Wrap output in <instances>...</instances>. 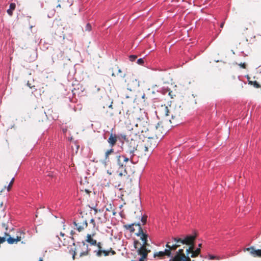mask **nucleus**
<instances>
[{"mask_svg":"<svg viewBox=\"0 0 261 261\" xmlns=\"http://www.w3.org/2000/svg\"><path fill=\"white\" fill-rule=\"evenodd\" d=\"M141 112L140 111L130 109L126 113L125 124L127 125L130 130L134 132L135 135L147 134L154 132L153 128H148L147 122L143 118L140 116Z\"/></svg>","mask_w":261,"mask_h":261,"instance_id":"obj_1","label":"nucleus"},{"mask_svg":"<svg viewBox=\"0 0 261 261\" xmlns=\"http://www.w3.org/2000/svg\"><path fill=\"white\" fill-rule=\"evenodd\" d=\"M154 132L151 134H143L144 137L147 138L146 141H144L149 152H151L153 149L157 146L158 139L163 136L162 133H160V126H156L155 129L153 130Z\"/></svg>","mask_w":261,"mask_h":261,"instance_id":"obj_2","label":"nucleus"},{"mask_svg":"<svg viewBox=\"0 0 261 261\" xmlns=\"http://www.w3.org/2000/svg\"><path fill=\"white\" fill-rule=\"evenodd\" d=\"M73 245L75 246L72 255L73 259L75 258V255L78 253L80 257L89 254L90 249L88 248V246L86 245L84 242L83 241L81 243L78 242L76 245L74 243H73Z\"/></svg>","mask_w":261,"mask_h":261,"instance_id":"obj_3","label":"nucleus"},{"mask_svg":"<svg viewBox=\"0 0 261 261\" xmlns=\"http://www.w3.org/2000/svg\"><path fill=\"white\" fill-rule=\"evenodd\" d=\"M140 139L135 135L134 137L127 140L128 152L133 156L140 142Z\"/></svg>","mask_w":261,"mask_h":261,"instance_id":"obj_4","label":"nucleus"},{"mask_svg":"<svg viewBox=\"0 0 261 261\" xmlns=\"http://www.w3.org/2000/svg\"><path fill=\"white\" fill-rule=\"evenodd\" d=\"M165 115L166 116H169V113H171L172 118L173 120L176 119L179 120L181 119V118L184 116V112L182 109L179 106L177 107H175L171 112H170L168 109L167 107H165L164 108Z\"/></svg>","mask_w":261,"mask_h":261,"instance_id":"obj_5","label":"nucleus"},{"mask_svg":"<svg viewBox=\"0 0 261 261\" xmlns=\"http://www.w3.org/2000/svg\"><path fill=\"white\" fill-rule=\"evenodd\" d=\"M172 241H169L165 245L166 248H169L171 252L176 250L177 248L182 244H184L182 238L174 237L172 238Z\"/></svg>","mask_w":261,"mask_h":261,"instance_id":"obj_6","label":"nucleus"},{"mask_svg":"<svg viewBox=\"0 0 261 261\" xmlns=\"http://www.w3.org/2000/svg\"><path fill=\"white\" fill-rule=\"evenodd\" d=\"M169 261H191L189 256H186L184 252V249H180L176 253L174 257Z\"/></svg>","mask_w":261,"mask_h":261,"instance_id":"obj_7","label":"nucleus"},{"mask_svg":"<svg viewBox=\"0 0 261 261\" xmlns=\"http://www.w3.org/2000/svg\"><path fill=\"white\" fill-rule=\"evenodd\" d=\"M136 151L139 155L141 156L146 155H147V152H149V149L144 141H140Z\"/></svg>","mask_w":261,"mask_h":261,"instance_id":"obj_8","label":"nucleus"},{"mask_svg":"<svg viewBox=\"0 0 261 261\" xmlns=\"http://www.w3.org/2000/svg\"><path fill=\"white\" fill-rule=\"evenodd\" d=\"M172 255V252L169 248H166L164 251H161L155 252L153 254L154 258H158V259H163L165 258V256L170 257Z\"/></svg>","mask_w":261,"mask_h":261,"instance_id":"obj_9","label":"nucleus"},{"mask_svg":"<svg viewBox=\"0 0 261 261\" xmlns=\"http://www.w3.org/2000/svg\"><path fill=\"white\" fill-rule=\"evenodd\" d=\"M261 247V246H260ZM244 252L248 251L249 254L253 257H261V249H256L253 246L244 248Z\"/></svg>","mask_w":261,"mask_h":261,"instance_id":"obj_10","label":"nucleus"},{"mask_svg":"<svg viewBox=\"0 0 261 261\" xmlns=\"http://www.w3.org/2000/svg\"><path fill=\"white\" fill-rule=\"evenodd\" d=\"M116 163L119 168L125 167V163L128 162L129 159L123 155H117L116 156Z\"/></svg>","mask_w":261,"mask_h":261,"instance_id":"obj_11","label":"nucleus"},{"mask_svg":"<svg viewBox=\"0 0 261 261\" xmlns=\"http://www.w3.org/2000/svg\"><path fill=\"white\" fill-rule=\"evenodd\" d=\"M96 245L98 248V250H94V253L97 256L101 257L102 254L105 256H108V252L106 250L103 249L100 242L97 243Z\"/></svg>","mask_w":261,"mask_h":261,"instance_id":"obj_12","label":"nucleus"},{"mask_svg":"<svg viewBox=\"0 0 261 261\" xmlns=\"http://www.w3.org/2000/svg\"><path fill=\"white\" fill-rule=\"evenodd\" d=\"M73 224L76 227V229L79 232L83 230L85 228L87 227L88 226V223L86 220H83L82 221L78 223L76 221H74Z\"/></svg>","mask_w":261,"mask_h":261,"instance_id":"obj_13","label":"nucleus"},{"mask_svg":"<svg viewBox=\"0 0 261 261\" xmlns=\"http://www.w3.org/2000/svg\"><path fill=\"white\" fill-rule=\"evenodd\" d=\"M196 236L193 235L187 236L186 237L182 238L184 244L190 245L194 243Z\"/></svg>","mask_w":261,"mask_h":261,"instance_id":"obj_14","label":"nucleus"},{"mask_svg":"<svg viewBox=\"0 0 261 261\" xmlns=\"http://www.w3.org/2000/svg\"><path fill=\"white\" fill-rule=\"evenodd\" d=\"M95 234V232H93L91 234H88L86 237L87 238L86 241L90 244L91 245H96V244L97 243V241L92 238Z\"/></svg>","mask_w":261,"mask_h":261,"instance_id":"obj_15","label":"nucleus"},{"mask_svg":"<svg viewBox=\"0 0 261 261\" xmlns=\"http://www.w3.org/2000/svg\"><path fill=\"white\" fill-rule=\"evenodd\" d=\"M110 70L112 73V76L118 75L119 74L122 72L121 70L119 68L117 65H115L110 69Z\"/></svg>","mask_w":261,"mask_h":261,"instance_id":"obj_16","label":"nucleus"},{"mask_svg":"<svg viewBox=\"0 0 261 261\" xmlns=\"http://www.w3.org/2000/svg\"><path fill=\"white\" fill-rule=\"evenodd\" d=\"M117 137L115 134H111L108 140V142L111 147H113L116 143Z\"/></svg>","mask_w":261,"mask_h":261,"instance_id":"obj_17","label":"nucleus"},{"mask_svg":"<svg viewBox=\"0 0 261 261\" xmlns=\"http://www.w3.org/2000/svg\"><path fill=\"white\" fill-rule=\"evenodd\" d=\"M5 235H6V236L8 237L6 238V241L10 244L17 243L18 242L20 241V238H17V237L16 238H12L7 233H5Z\"/></svg>","mask_w":261,"mask_h":261,"instance_id":"obj_18","label":"nucleus"},{"mask_svg":"<svg viewBox=\"0 0 261 261\" xmlns=\"http://www.w3.org/2000/svg\"><path fill=\"white\" fill-rule=\"evenodd\" d=\"M162 93L164 95H168L171 98H173L174 96H175V95L174 94L172 91H171L170 89L168 88H163L162 90Z\"/></svg>","mask_w":261,"mask_h":261,"instance_id":"obj_19","label":"nucleus"},{"mask_svg":"<svg viewBox=\"0 0 261 261\" xmlns=\"http://www.w3.org/2000/svg\"><path fill=\"white\" fill-rule=\"evenodd\" d=\"M114 151L113 148H111V149H109L106 151V152H105V160H104V162L105 163V164H106L107 163H108L110 161L109 155L110 154H111L112 153H113L114 152Z\"/></svg>","mask_w":261,"mask_h":261,"instance_id":"obj_20","label":"nucleus"},{"mask_svg":"<svg viewBox=\"0 0 261 261\" xmlns=\"http://www.w3.org/2000/svg\"><path fill=\"white\" fill-rule=\"evenodd\" d=\"M16 5L15 3H11L10 5V8L7 10V12L10 16H12L13 14V11L15 10Z\"/></svg>","mask_w":261,"mask_h":261,"instance_id":"obj_21","label":"nucleus"},{"mask_svg":"<svg viewBox=\"0 0 261 261\" xmlns=\"http://www.w3.org/2000/svg\"><path fill=\"white\" fill-rule=\"evenodd\" d=\"M90 224L92 226V230L93 232H95V230L98 229V227L96 226L95 220L93 219H91L90 221Z\"/></svg>","mask_w":261,"mask_h":261,"instance_id":"obj_22","label":"nucleus"},{"mask_svg":"<svg viewBox=\"0 0 261 261\" xmlns=\"http://www.w3.org/2000/svg\"><path fill=\"white\" fill-rule=\"evenodd\" d=\"M200 253V249L197 248L195 251L193 250L192 252V254L191 255V257H197L199 253Z\"/></svg>","mask_w":261,"mask_h":261,"instance_id":"obj_23","label":"nucleus"},{"mask_svg":"<svg viewBox=\"0 0 261 261\" xmlns=\"http://www.w3.org/2000/svg\"><path fill=\"white\" fill-rule=\"evenodd\" d=\"M106 211L112 212L113 215H115L116 214V212H115V209L113 208L111 204H110L108 205V206L106 207Z\"/></svg>","mask_w":261,"mask_h":261,"instance_id":"obj_24","label":"nucleus"},{"mask_svg":"<svg viewBox=\"0 0 261 261\" xmlns=\"http://www.w3.org/2000/svg\"><path fill=\"white\" fill-rule=\"evenodd\" d=\"M25 233L23 231H20L17 234V238H20V241L24 239Z\"/></svg>","mask_w":261,"mask_h":261,"instance_id":"obj_25","label":"nucleus"},{"mask_svg":"<svg viewBox=\"0 0 261 261\" xmlns=\"http://www.w3.org/2000/svg\"><path fill=\"white\" fill-rule=\"evenodd\" d=\"M141 218V221L143 223V225L145 224L147 221V216H145V215L142 216V214L141 213V215L139 216V218Z\"/></svg>","mask_w":261,"mask_h":261,"instance_id":"obj_26","label":"nucleus"},{"mask_svg":"<svg viewBox=\"0 0 261 261\" xmlns=\"http://www.w3.org/2000/svg\"><path fill=\"white\" fill-rule=\"evenodd\" d=\"M250 84L252 85L254 87L258 88L260 87V85L258 84V83L255 81H249V83Z\"/></svg>","mask_w":261,"mask_h":261,"instance_id":"obj_27","label":"nucleus"},{"mask_svg":"<svg viewBox=\"0 0 261 261\" xmlns=\"http://www.w3.org/2000/svg\"><path fill=\"white\" fill-rule=\"evenodd\" d=\"M14 181V178H13L12 179L10 182L9 183V185H8V186L7 187V190L8 191H10V190L11 189V187L12 186V185L13 184Z\"/></svg>","mask_w":261,"mask_h":261,"instance_id":"obj_28","label":"nucleus"},{"mask_svg":"<svg viewBox=\"0 0 261 261\" xmlns=\"http://www.w3.org/2000/svg\"><path fill=\"white\" fill-rule=\"evenodd\" d=\"M107 251L108 252V255H109L110 253H111L112 255H115L116 254V252L113 250L112 248H110V249L107 250Z\"/></svg>","mask_w":261,"mask_h":261,"instance_id":"obj_29","label":"nucleus"},{"mask_svg":"<svg viewBox=\"0 0 261 261\" xmlns=\"http://www.w3.org/2000/svg\"><path fill=\"white\" fill-rule=\"evenodd\" d=\"M91 30V25L89 23H87L85 27V30L90 31Z\"/></svg>","mask_w":261,"mask_h":261,"instance_id":"obj_30","label":"nucleus"},{"mask_svg":"<svg viewBox=\"0 0 261 261\" xmlns=\"http://www.w3.org/2000/svg\"><path fill=\"white\" fill-rule=\"evenodd\" d=\"M129 58L130 61L133 62L137 59V56L136 55H130Z\"/></svg>","mask_w":261,"mask_h":261,"instance_id":"obj_31","label":"nucleus"},{"mask_svg":"<svg viewBox=\"0 0 261 261\" xmlns=\"http://www.w3.org/2000/svg\"><path fill=\"white\" fill-rule=\"evenodd\" d=\"M189 245V247L188 248L189 250H191V251H193L194 250V243H193V244H191Z\"/></svg>","mask_w":261,"mask_h":261,"instance_id":"obj_32","label":"nucleus"},{"mask_svg":"<svg viewBox=\"0 0 261 261\" xmlns=\"http://www.w3.org/2000/svg\"><path fill=\"white\" fill-rule=\"evenodd\" d=\"M6 241V237H0V244L4 243Z\"/></svg>","mask_w":261,"mask_h":261,"instance_id":"obj_33","label":"nucleus"},{"mask_svg":"<svg viewBox=\"0 0 261 261\" xmlns=\"http://www.w3.org/2000/svg\"><path fill=\"white\" fill-rule=\"evenodd\" d=\"M137 63L141 65L144 63V61L142 59H139L137 61Z\"/></svg>","mask_w":261,"mask_h":261,"instance_id":"obj_34","label":"nucleus"},{"mask_svg":"<svg viewBox=\"0 0 261 261\" xmlns=\"http://www.w3.org/2000/svg\"><path fill=\"white\" fill-rule=\"evenodd\" d=\"M239 65L244 69H245L246 67V65L245 63H241Z\"/></svg>","mask_w":261,"mask_h":261,"instance_id":"obj_35","label":"nucleus"},{"mask_svg":"<svg viewBox=\"0 0 261 261\" xmlns=\"http://www.w3.org/2000/svg\"><path fill=\"white\" fill-rule=\"evenodd\" d=\"M27 86L31 89L35 88V86H32L31 84L29 82L27 83Z\"/></svg>","mask_w":261,"mask_h":261,"instance_id":"obj_36","label":"nucleus"},{"mask_svg":"<svg viewBox=\"0 0 261 261\" xmlns=\"http://www.w3.org/2000/svg\"><path fill=\"white\" fill-rule=\"evenodd\" d=\"M192 251H191V250H189V248L187 249L186 250V253H187V255L190 253H192Z\"/></svg>","mask_w":261,"mask_h":261,"instance_id":"obj_37","label":"nucleus"},{"mask_svg":"<svg viewBox=\"0 0 261 261\" xmlns=\"http://www.w3.org/2000/svg\"><path fill=\"white\" fill-rule=\"evenodd\" d=\"M85 191L86 193H87L88 194H90V193H91V191L88 189H85Z\"/></svg>","mask_w":261,"mask_h":261,"instance_id":"obj_38","label":"nucleus"},{"mask_svg":"<svg viewBox=\"0 0 261 261\" xmlns=\"http://www.w3.org/2000/svg\"><path fill=\"white\" fill-rule=\"evenodd\" d=\"M216 258V256H213V255H210V259H214Z\"/></svg>","mask_w":261,"mask_h":261,"instance_id":"obj_39","label":"nucleus"},{"mask_svg":"<svg viewBox=\"0 0 261 261\" xmlns=\"http://www.w3.org/2000/svg\"><path fill=\"white\" fill-rule=\"evenodd\" d=\"M122 138L124 139V140H126V136L125 135H123V136H122Z\"/></svg>","mask_w":261,"mask_h":261,"instance_id":"obj_40","label":"nucleus"},{"mask_svg":"<svg viewBox=\"0 0 261 261\" xmlns=\"http://www.w3.org/2000/svg\"><path fill=\"white\" fill-rule=\"evenodd\" d=\"M60 236L63 237H64L65 234L62 232H60Z\"/></svg>","mask_w":261,"mask_h":261,"instance_id":"obj_41","label":"nucleus"},{"mask_svg":"<svg viewBox=\"0 0 261 261\" xmlns=\"http://www.w3.org/2000/svg\"><path fill=\"white\" fill-rule=\"evenodd\" d=\"M120 76L121 77H124L125 76V74H120Z\"/></svg>","mask_w":261,"mask_h":261,"instance_id":"obj_42","label":"nucleus"},{"mask_svg":"<svg viewBox=\"0 0 261 261\" xmlns=\"http://www.w3.org/2000/svg\"><path fill=\"white\" fill-rule=\"evenodd\" d=\"M224 24V22L222 23L221 24V25H220V27L222 28L223 27Z\"/></svg>","mask_w":261,"mask_h":261,"instance_id":"obj_43","label":"nucleus"},{"mask_svg":"<svg viewBox=\"0 0 261 261\" xmlns=\"http://www.w3.org/2000/svg\"><path fill=\"white\" fill-rule=\"evenodd\" d=\"M74 233V232L73 230H71L70 232V234L72 236Z\"/></svg>","mask_w":261,"mask_h":261,"instance_id":"obj_44","label":"nucleus"},{"mask_svg":"<svg viewBox=\"0 0 261 261\" xmlns=\"http://www.w3.org/2000/svg\"><path fill=\"white\" fill-rule=\"evenodd\" d=\"M201 246H202V244H199L198 245V247H199V248H200V247H201Z\"/></svg>","mask_w":261,"mask_h":261,"instance_id":"obj_45","label":"nucleus"},{"mask_svg":"<svg viewBox=\"0 0 261 261\" xmlns=\"http://www.w3.org/2000/svg\"><path fill=\"white\" fill-rule=\"evenodd\" d=\"M109 108L112 109V105L111 104L109 106Z\"/></svg>","mask_w":261,"mask_h":261,"instance_id":"obj_46","label":"nucleus"},{"mask_svg":"<svg viewBox=\"0 0 261 261\" xmlns=\"http://www.w3.org/2000/svg\"><path fill=\"white\" fill-rule=\"evenodd\" d=\"M5 187L4 188H3L2 190H0V192H2V191L5 189Z\"/></svg>","mask_w":261,"mask_h":261,"instance_id":"obj_47","label":"nucleus"},{"mask_svg":"<svg viewBox=\"0 0 261 261\" xmlns=\"http://www.w3.org/2000/svg\"><path fill=\"white\" fill-rule=\"evenodd\" d=\"M94 211H95V213H97V209H94Z\"/></svg>","mask_w":261,"mask_h":261,"instance_id":"obj_48","label":"nucleus"},{"mask_svg":"<svg viewBox=\"0 0 261 261\" xmlns=\"http://www.w3.org/2000/svg\"><path fill=\"white\" fill-rule=\"evenodd\" d=\"M39 261H43V259L42 258H40Z\"/></svg>","mask_w":261,"mask_h":261,"instance_id":"obj_49","label":"nucleus"},{"mask_svg":"<svg viewBox=\"0 0 261 261\" xmlns=\"http://www.w3.org/2000/svg\"><path fill=\"white\" fill-rule=\"evenodd\" d=\"M70 238H71L72 240H74V238H73V237H70Z\"/></svg>","mask_w":261,"mask_h":261,"instance_id":"obj_50","label":"nucleus"},{"mask_svg":"<svg viewBox=\"0 0 261 261\" xmlns=\"http://www.w3.org/2000/svg\"><path fill=\"white\" fill-rule=\"evenodd\" d=\"M61 7L60 5H58L57 6V7Z\"/></svg>","mask_w":261,"mask_h":261,"instance_id":"obj_51","label":"nucleus"},{"mask_svg":"<svg viewBox=\"0 0 261 261\" xmlns=\"http://www.w3.org/2000/svg\"><path fill=\"white\" fill-rule=\"evenodd\" d=\"M119 175H120V176H122V173H120L119 174Z\"/></svg>","mask_w":261,"mask_h":261,"instance_id":"obj_52","label":"nucleus"},{"mask_svg":"<svg viewBox=\"0 0 261 261\" xmlns=\"http://www.w3.org/2000/svg\"><path fill=\"white\" fill-rule=\"evenodd\" d=\"M145 95L144 94L142 96L143 98H144Z\"/></svg>","mask_w":261,"mask_h":261,"instance_id":"obj_53","label":"nucleus"}]
</instances>
